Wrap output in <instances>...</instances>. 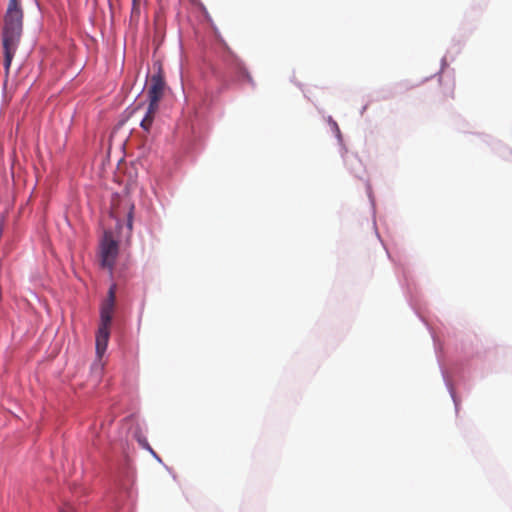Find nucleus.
<instances>
[{
	"label": "nucleus",
	"mask_w": 512,
	"mask_h": 512,
	"mask_svg": "<svg viewBox=\"0 0 512 512\" xmlns=\"http://www.w3.org/2000/svg\"><path fill=\"white\" fill-rule=\"evenodd\" d=\"M165 89V82L161 75H153L151 78V86L148 89L149 104L154 107H159V102L162 99Z\"/></svg>",
	"instance_id": "obj_4"
},
{
	"label": "nucleus",
	"mask_w": 512,
	"mask_h": 512,
	"mask_svg": "<svg viewBox=\"0 0 512 512\" xmlns=\"http://www.w3.org/2000/svg\"><path fill=\"white\" fill-rule=\"evenodd\" d=\"M139 13H140L139 4L138 5H133L132 12H131L132 17L138 16Z\"/></svg>",
	"instance_id": "obj_6"
},
{
	"label": "nucleus",
	"mask_w": 512,
	"mask_h": 512,
	"mask_svg": "<svg viewBox=\"0 0 512 512\" xmlns=\"http://www.w3.org/2000/svg\"><path fill=\"white\" fill-rule=\"evenodd\" d=\"M116 300V284L111 285L108 291L107 299L101 306L100 325L96 333V355L99 359L106 352L109 337L110 325Z\"/></svg>",
	"instance_id": "obj_2"
},
{
	"label": "nucleus",
	"mask_w": 512,
	"mask_h": 512,
	"mask_svg": "<svg viewBox=\"0 0 512 512\" xmlns=\"http://www.w3.org/2000/svg\"><path fill=\"white\" fill-rule=\"evenodd\" d=\"M118 242L113 239L110 232H105L100 245L101 265L112 273L118 256Z\"/></svg>",
	"instance_id": "obj_3"
},
{
	"label": "nucleus",
	"mask_w": 512,
	"mask_h": 512,
	"mask_svg": "<svg viewBox=\"0 0 512 512\" xmlns=\"http://www.w3.org/2000/svg\"><path fill=\"white\" fill-rule=\"evenodd\" d=\"M23 11L20 0H9L2 33V44L4 51V69L9 74L13 57L18 48L22 33Z\"/></svg>",
	"instance_id": "obj_1"
},
{
	"label": "nucleus",
	"mask_w": 512,
	"mask_h": 512,
	"mask_svg": "<svg viewBox=\"0 0 512 512\" xmlns=\"http://www.w3.org/2000/svg\"><path fill=\"white\" fill-rule=\"evenodd\" d=\"M138 1L139 0H133V5H138L139 4Z\"/></svg>",
	"instance_id": "obj_8"
},
{
	"label": "nucleus",
	"mask_w": 512,
	"mask_h": 512,
	"mask_svg": "<svg viewBox=\"0 0 512 512\" xmlns=\"http://www.w3.org/2000/svg\"><path fill=\"white\" fill-rule=\"evenodd\" d=\"M158 109H159V107H154L152 109V106L148 105L146 114L140 123V126L143 130H145L147 132L150 130V128L153 124V121L155 119V116L158 112Z\"/></svg>",
	"instance_id": "obj_5"
},
{
	"label": "nucleus",
	"mask_w": 512,
	"mask_h": 512,
	"mask_svg": "<svg viewBox=\"0 0 512 512\" xmlns=\"http://www.w3.org/2000/svg\"><path fill=\"white\" fill-rule=\"evenodd\" d=\"M128 228L132 229V212L130 211L128 214V222H127Z\"/></svg>",
	"instance_id": "obj_7"
}]
</instances>
